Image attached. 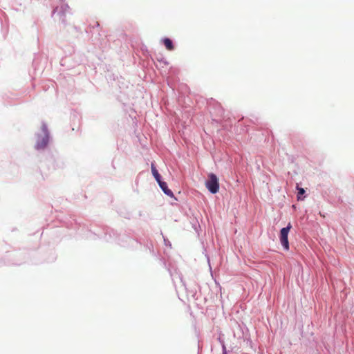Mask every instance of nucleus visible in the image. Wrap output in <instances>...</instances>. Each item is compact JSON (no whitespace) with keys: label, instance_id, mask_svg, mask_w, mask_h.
I'll return each mask as SVG.
<instances>
[{"label":"nucleus","instance_id":"4","mask_svg":"<svg viewBox=\"0 0 354 354\" xmlns=\"http://www.w3.org/2000/svg\"><path fill=\"white\" fill-rule=\"evenodd\" d=\"M48 142V136L46 135L45 136L42 137L41 140H39L36 145V148L37 149H44L46 147Z\"/></svg>","mask_w":354,"mask_h":354},{"label":"nucleus","instance_id":"7","mask_svg":"<svg viewBox=\"0 0 354 354\" xmlns=\"http://www.w3.org/2000/svg\"><path fill=\"white\" fill-rule=\"evenodd\" d=\"M151 171H152L153 176H154L156 181L157 182L160 181L161 180L160 175L159 174L158 170L156 169V167L153 163L151 164Z\"/></svg>","mask_w":354,"mask_h":354},{"label":"nucleus","instance_id":"5","mask_svg":"<svg viewBox=\"0 0 354 354\" xmlns=\"http://www.w3.org/2000/svg\"><path fill=\"white\" fill-rule=\"evenodd\" d=\"M158 183L165 194H167L169 196H174L172 192L168 188L167 185L165 182L160 180L158 182Z\"/></svg>","mask_w":354,"mask_h":354},{"label":"nucleus","instance_id":"15","mask_svg":"<svg viewBox=\"0 0 354 354\" xmlns=\"http://www.w3.org/2000/svg\"><path fill=\"white\" fill-rule=\"evenodd\" d=\"M218 341H219V342H220L221 344H222V342H223V343L225 344L224 341H223V339H221V338H220V337L218 338Z\"/></svg>","mask_w":354,"mask_h":354},{"label":"nucleus","instance_id":"8","mask_svg":"<svg viewBox=\"0 0 354 354\" xmlns=\"http://www.w3.org/2000/svg\"><path fill=\"white\" fill-rule=\"evenodd\" d=\"M192 225V228L195 230V232L198 234V235L200 234V231H201V226L200 225V223H191Z\"/></svg>","mask_w":354,"mask_h":354},{"label":"nucleus","instance_id":"13","mask_svg":"<svg viewBox=\"0 0 354 354\" xmlns=\"http://www.w3.org/2000/svg\"><path fill=\"white\" fill-rule=\"evenodd\" d=\"M180 279L181 282L183 283V285L185 286V288H186V286H185V284L183 280V278L181 277H180Z\"/></svg>","mask_w":354,"mask_h":354},{"label":"nucleus","instance_id":"10","mask_svg":"<svg viewBox=\"0 0 354 354\" xmlns=\"http://www.w3.org/2000/svg\"><path fill=\"white\" fill-rule=\"evenodd\" d=\"M161 234H162V233H161ZM162 238L164 239L165 245L166 246H169V248H171V243H170V241L167 239H166L163 235H162Z\"/></svg>","mask_w":354,"mask_h":354},{"label":"nucleus","instance_id":"3","mask_svg":"<svg viewBox=\"0 0 354 354\" xmlns=\"http://www.w3.org/2000/svg\"><path fill=\"white\" fill-rule=\"evenodd\" d=\"M205 186L212 194H216L219 190L218 178L214 174L208 175V180L205 182Z\"/></svg>","mask_w":354,"mask_h":354},{"label":"nucleus","instance_id":"11","mask_svg":"<svg viewBox=\"0 0 354 354\" xmlns=\"http://www.w3.org/2000/svg\"><path fill=\"white\" fill-rule=\"evenodd\" d=\"M222 354H227L225 344L223 342H222Z\"/></svg>","mask_w":354,"mask_h":354},{"label":"nucleus","instance_id":"9","mask_svg":"<svg viewBox=\"0 0 354 354\" xmlns=\"http://www.w3.org/2000/svg\"><path fill=\"white\" fill-rule=\"evenodd\" d=\"M297 189L298 191V193H297L298 199H300V196L305 193V190L301 187H299L298 186H297Z\"/></svg>","mask_w":354,"mask_h":354},{"label":"nucleus","instance_id":"6","mask_svg":"<svg viewBox=\"0 0 354 354\" xmlns=\"http://www.w3.org/2000/svg\"><path fill=\"white\" fill-rule=\"evenodd\" d=\"M163 43L168 50H173L174 49V46L173 45L172 41L169 38H165L163 39Z\"/></svg>","mask_w":354,"mask_h":354},{"label":"nucleus","instance_id":"12","mask_svg":"<svg viewBox=\"0 0 354 354\" xmlns=\"http://www.w3.org/2000/svg\"><path fill=\"white\" fill-rule=\"evenodd\" d=\"M168 271L169 272V274H170L171 277L173 278L174 275H173V273L171 272V269L168 268Z\"/></svg>","mask_w":354,"mask_h":354},{"label":"nucleus","instance_id":"2","mask_svg":"<svg viewBox=\"0 0 354 354\" xmlns=\"http://www.w3.org/2000/svg\"><path fill=\"white\" fill-rule=\"evenodd\" d=\"M292 228V225L290 223H288L286 227H282L280 230L279 239L280 243L285 251H288L290 250V244L288 241V234Z\"/></svg>","mask_w":354,"mask_h":354},{"label":"nucleus","instance_id":"1","mask_svg":"<svg viewBox=\"0 0 354 354\" xmlns=\"http://www.w3.org/2000/svg\"><path fill=\"white\" fill-rule=\"evenodd\" d=\"M104 235L100 233L94 232L100 238H103L107 242H115L121 246L126 247L129 245L133 240L125 234H118L113 229L107 228L104 230Z\"/></svg>","mask_w":354,"mask_h":354},{"label":"nucleus","instance_id":"14","mask_svg":"<svg viewBox=\"0 0 354 354\" xmlns=\"http://www.w3.org/2000/svg\"><path fill=\"white\" fill-rule=\"evenodd\" d=\"M151 248L150 246H148L149 247V250L151 252H153V246L151 244Z\"/></svg>","mask_w":354,"mask_h":354}]
</instances>
